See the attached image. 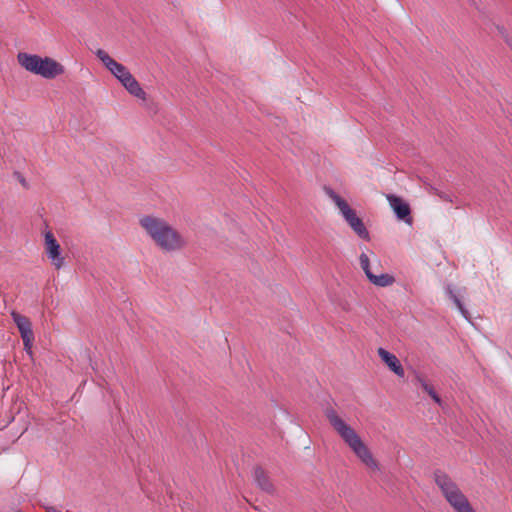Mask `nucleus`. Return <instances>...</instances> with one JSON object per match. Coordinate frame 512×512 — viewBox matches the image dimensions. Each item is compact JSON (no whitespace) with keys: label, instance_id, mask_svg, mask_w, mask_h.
Listing matches in <instances>:
<instances>
[{"label":"nucleus","instance_id":"obj_1","mask_svg":"<svg viewBox=\"0 0 512 512\" xmlns=\"http://www.w3.org/2000/svg\"><path fill=\"white\" fill-rule=\"evenodd\" d=\"M139 224L155 244L166 252L179 251L187 245L185 237L162 218L146 215L140 218Z\"/></svg>","mask_w":512,"mask_h":512},{"label":"nucleus","instance_id":"obj_2","mask_svg":"<svg viewBox=\"0 0 512 512\" xmlns=\"http://www.w3.org/2000/svg\"><path fill=\"white\" fill-rule=\"evenodd\" d=\"M325 416L333 429L363 464L372 470H378V463L368 447L363 443L356 431L339 416L337 411L333 408H327L325 410Z\"/></svg>","mask_w":512,"mask_h":512},{"label":"nucleus","instance_id":"obj_3","mask_svg":"<svg viewBox=\"0 0 512 512\" xmlns=\"http://www.w3.org/2000/svg\"><path fill=\"white\" fill-rule=\"evenodd\" d=\"M434 480L454 512H475L468 498L446 473L435 471Z\"/></svg>","mask_w":512,"mask_h":512},{"label":"nucleus","instance_id":"obj_4","mask_svg":"<svg viewBox=\"0 0 512 512\" xmlns=\"http://www.w3.org/2000/svg\"><path fill=\"white\" fill-rule=\"evenodd\" d=\"M326 193L337 206L340 214L356 235L361 239L370 240L369 232L362 219L356 215L355 210L349 206L347 201L340 197L333 189H326Z\"/></svg>","mask_w":512,"mask_h":512},{"label":"nucleus","instance_id":"obj_5","mask_svg":"<svg viewBox=\"0 0 512 512\" xmlns=\"http://www.w3.org/2000/svg\"><path fill=\"white\" fill-rule=\"evenodd\" d=\"M95 55L121 84L132 75L124 65L115 61L103 49H98Z\"/></svg>","mask_w":512,"mask_h":512},{"label":"nucleus","instance_id":"obj_6","mask_svg":"<svg viewBox=\"0 0 512 512\" xmlns=\"http://www.w3.org/2000/svg\"><path fill=\"white\" fill-rule=\"evenodd\" d=\"M45 245L48 258L56 269L64 266V258L61 256V247L51 231L45 233Z\"/></svg>","mask_w":512,"mask_h":512},{"label":"nucleus","instance_id":"obj_7","mask_svg":"<svg viewBox=\"0 0 512 512\" xmlns=\"http://www.w3.org/2000/svg\"><path fill=\"white\" fill-rule=\"evenodd\" d=\"M387 200L399 220H403L408 224L412 223L410 206L402 198L390 194L387 195Z\"/></svg>","mask_w":512,"mask_h":512},{"label":"nucleus","instance_id":"obj_8","mask_svg":"<svg viewBox=\"0 0 512 512\" xmlns=\"http://www.w3.org/2000/svg\"><path fill=\"white\" fill-rule=\"evenodd\" d=\"M63 73L64 67L59 62L50 57H44L36 75H40L45 79H54Z\"/></svg>","mask_w":512,"mask_h":512},{"label":"nucleus","instance_id":"obj_9","mask_svg":"<svg viewBox=\"0 0 512 512\" xmlns=\"http://www.w3.org/2000/svg\"><path fill=\"white\" fill-rule=\"evenodd\" d=\"M377 353L381 360L389 367L391 371H393L399 377H404V368L394 354L390 353L382 347L378 348Z\"/></svg>","mask_w":512,"mask_h":512},{"label":"nucleus","instance_id":"obj_10","mask_svg":"<svg viewBox=\"0 0 512 512\" xmlns=\"http://www.w3.org/2000/svg\"><path fill=\"white\" fill-rule=\"evenodd\" d=\"M42 57L36 54L19 52L17 54L18 63L27 71L37 74L39 65L42 64Z\"/></svg>","mask_w":512,"mask_h":512},{"label":"nucleus","instance_id":"obj_11","mask_svg":"<svg viewBox=\"0 0 512 512\" xmlns=\"http://www.w3.org/2000/svg\"><path fill=\"white\" fill-rule=\"evenodd\" d=\"M11 316L20 332L21 338L34 336L32 324L26 316L14 311L11 313Z\"/></svg>","mask_w":512,"mask_h":512},{"label":"nucleus","instance_id":"obj_12","mask_svg":"<svg viewBox=\"0 0 512 512\" xmlns=\"http://www.w3.org/2000/svg\"><path fill=\"white\" fill-rule=\"evenodd\" d=\"M122 86L131 94L132 96L141 99L142 101H146L147 94L142 89L140 83L136 80V78L131 75L126 81H123Z\"/></svg>","mask_w":512,"mask_h":512},{"label":"nucleus","instance_id":"obj_13","mask_svg":"<svg viewBox=\"0 0 512 512\" xmlns=\"http://www.w3.org/2000/svg\"><path fill=\"white\" fill-rule=\"evenodd\" d=\"M254 479L257 486L263 491L267 493H272L274 491L273 484L271 483L266 472L261 467H256L254 469Z\"/></svg>","mask_w":512,"mask_h":512},{"label":"nucleus","instance_id":"obj_14","mask_svg":"<svg viewBox=\"0 0 512 512\" xmlns=\"http://www.w3.org/2000/svg\"><path fill=\"white\" fill-rule=\"evenodd\" d=\"M368 280L378 287H387L392 285L395 282V279L392 275L383 273L380 275L368 274Z\"/></svg>","mask_w":512,"mask_h":512},{"label":"nucleus","instance_id":"obj_15","mask_svg":"<svg viewBox=\"0 0 512 512\" xmlns=\"http://www.w3.org/2000/svg\"><path fill=\"white\" fill-rule=\"evenodd\" d=\"M447 294L449 295L450 299L454 302L460 313L463 315V317L467 320H469V312L465 308L462 301L458 298V296L454 293L451 286L447 287Z\"/></svg>","mask_w":512,"mask_h":512},{"label":"nucleus","instance_id":"obj_16","mask_svg":"<svg viewBox=\"0 0 512 512\" xmlns=\"http://www.w3.org/2000/svg\"><path fill=\"white\" fill-rule=\"evenodd\" d=\"M418 381L422 389L434 400L438 405H442V400L439 395L434 391L433 387L429 385L424 379L418 377Z\"/></svg>","mask_w":512,"mask_h":512},{"label":"nucleus","instance_id":"obj_17","mask_svg":"<svg viewBox=\"0 0 512 512\" xmlns=\"http://www.w3.org/2000/svg\"><path fill=\"white\" fill-rule=\"evenodd\" d=\"M359 261H360L361 268L363 269L365 275L368 277V274H372V272L370 270L369 257L365 253H362L360 255Z\"/></svg>","mask_w":512,"mask_h":512},{"label":"nucleus","instance_id":"obj_18","mask_svg":"<svg viewBox=\"0 0 512 512\" xmlns=\"http://www.w3.org/2000/svg\"><path fill=\"white\" fill-rule=\"evenodd\" d=\"M34 339L35 337L34 336H30V337H25V338H22L23 340V345H24V350L27 352V354H29L30 356H32V345H33V342H34Z\"/></svg>","mask_w":512,"mask_h":512},{"label":"nucleus","instance_id":"obj_19","mask_svg":"<svg viewBox=\"0 0 512 512\" xmlns=\"http://www.w3.org/2000/svg\"><path fill=\"white\" fill-rule=\"evenodd\" d=\"M14 175L16 176V178L19 180V182L22 184L23 187L28 188V183L21 173L15 172Z\"/></svg>","mask_w":512,"mask_h":512},{"label":"nucleus","instance_id":"obj_20","mask_svg":"<svg viewBox=\"0 0 512 512\" xmlns=\"http://www.w3.org/2000/svg\"><path fill=\"white\" fill-rule=\"evenodd\" d=\"M438 196L447 202H452V198L444 192L438 193Z\"/></svg>","mask_w":512,"mask_h":512},{"label":"nucleus","instance_id":"obj_21","mask_svg":"<svg viewBox=\"0 0 512 512\" xmlns=\"http://www.w3.org/2000/svg\"><path fill=\"white\" fill-rule=\"evenodd\" d=\"M429 192L433 193V194H435L437 196H438V193H441L438 189H436V188H434L432 186L429 188Z\"/></svg>","mask_w":512,"mask_h":512},{"label":"nucleus","instance_id":"obj_22","mask_svg":"<svg viewBox=\"0 0 512 512\" xmlns=\"http://www.w3.org/2000/svg\"><path fill=\"white\" fill-rule=\"evenodd\" d=\"M506 41H507L508 45L512 48V42L508 39Z\"/></svg>","mask_w":512,"mask_h":512}]
</instances>
